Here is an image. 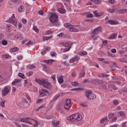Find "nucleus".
Instances as JSON below:
<instances>
[{
	"label": "nucleus",
	"instance_id": "obj_12",
	"mask_svg": "<svg viewBox=\"0 0 127 127\" xmlns=\"http://www.w3.org/2000/svg\"><path fill=\"white\" fill-rule=\"evenodd\" d=\"M64 76L63 75H60L59 77H58V81L59 84H62L63 83H64Z\"/></svg>",
	"mask_w": 127,
	"mask_h": 127
},
{
	"label": "nucleus",
	"instance_id": "obj_39",
	"mask_svg": "<svg viewBox=\"0 0 127 127\" xmlns=\"http://www.w3.org/2000/svg\"><path fill=\"white\" fill-rule=\"evenodd\" d=\"M119 52L121 54V56H125V51L120 50Z\"/></svg>",
	"mask_w": 127,
	"mask_h": 127
},
{
	"label": "nucleus",
	"instance_id": "obj_21",
	"mask_svg": "<svg viewBox=\"0 0 127 127\" xmlns=\"http://www.w3.org/2000/svg\"><path fill=\"white\" fill-rule=\"evenodd\" d=\"M106 122V123L109 122V119H108V117H104L100 120V123L103 124V123H105Z\"/></svg>",
	"mask_w": 127,
	"mask_h": 127
},
{
	"label": "nucleus",
	"instance_id": "obj_7",
	"mask_svg": "<svg viewBox=\"0 0 127 127\" xmlns=\"http://www.w3.org/2000/svg\"><path fill=\"white\" fill-rule=\"evenodd\" d=\"M9 90H10V86H4L1 91L2 95L6 96V95H7L9 93Z\"/></svg>",
	"mask_w": 127,
	"mask_h": 127
},
{
	"label": "nucleus",
	"instance_id": "obj_63",
	"mask_svg": "<svg viewBox=\"0 0 127 127\" xmlns=\"http://www.w3.org/2000/svg\"><path fill=\"white\" fill-rule=\"evenodd\" d=\"M84 75H85V72H82L79 74L80 77H84Z\"/></svg>",
	"mask_w": 127,
	"mask_h": 127
},
{
	"label": "nucleus",
	"instance_id": "obj_29",
	"mask_svg": "<svg viewBox=\"0 0 127 127\" xmlns=\"http://www.w3.org/2000/svg\"><path fill=\"white\" fill-rule=\"evenodd\" d=\"M87 54H88V53L85 51H82L81 52L79 53V55H80V56H86Z\"/></svg>",
	"mask_w": 127,
	"mask_h": 127
},
{
	"label": "nucleus",
	"instance_id": "obj_53",
	"mask_svg": "<svg viewBox=\"0 0 127 127\" xmlns=\"http://www.w3.org/2000/svg\"><path fill=\"white\" fill-rule=\"evenodd\" d=\"M73 59H74V61H78V60H80V58L76 56L73 58Z\"/></svg>",
	"mask_w": 127,
	"mask_h": 127
},
{
	"label": "nucleus",
	"instance_id": "obj_6",
	"mask_svg": "<svg viewBox=\"0 0 127 127\" xmlns=\"http://www.w3.org/2000/svg\"><path fill=\"white\" fill-rule=\"evenodd\" d=\"M85 94L88 100H95L96 99V95L92 93L91 91L86 92Z\"/></svg>",
	"mask_w": 127,
	"mask_h": 127
},
{
	"label": "nucleus",
	"instance_id": "obj_54",
	"mask_svg": "<svg viewBox=\"0 0 127 127\" xmlns=\"http://www.w3.org/2000/svg\"><path fill=\"white\" fill-rule=\"evenodd\" d=\"M26 45H31L33 44V42L32 41H29L28 42L26 43Z\"/></svg>",
	"mask_w": 127,
	"mask_h": 127
},
{
	"label": "nucleus",
	"instance_id": "obj_5",
	"mask_svg": "<svg viewBox=\"0 0 127 127\" xmlns=\"http://www.w3.org/2000/svg\"><path fill=\"white\" fill-rule=\"evenodd\" d=\"M9 22L16 27L17 25V19L15 18L14 14H13L12 16L9 19Z\"/></svg>",
	"mask_w": 127,
	"mask_h": 127
},
{
	"label": "nucleus",
	"instance_id": "obj_41",
	"mask_svg": "<svg viewBox=\"0 0 127 127\" xmlns=\"http://www.w3.org/2000/svg\"><path fill=\"white\" fill-rule=\"evenodd\" d=\"M5 102L4 101H2L1 103H0V106L2 107V108H4L5 107Z\"/></svg>",
	"mask_w": 127,
	"mask_h": 127
},
{
	"label": "nucleus",
	"instance_id": "obj_18",
	"mask_svg": "<svg viewBox=\"0 0 127 127\" xmlns=\"http://www.w3.org/2000/svg\"><path fill=\"white\" fill-rule=\"evenodd\" d=\"M21 80L19 79H16L12 82V85L14 86L17 85L18 83H20Z\"/></svg>",
	"mask_w": 127,
	"mask_h": 127
},
{
	"label": "nucleus",
	"instance_id": "obj_14",
	"mask_svg": "<svg viewBox=\"0 0 127 127\" xmlns=\"http://www.w3.org/2000/svg\"><path fill=\"white\" fill-rule=\"evenodd\" d=\"M45 82L44 83V84H43V86L45 87V88H46L47 89H49L51 87L50 83L47 81V80L46 79V81H45Z\"/></svg>",
	"mask_w": 127,
	"mask_h": 127
},
{
	"label": "nucleus",
	"instance_id": "obj_36",
	"mask_svg": "<svg viewBox=\"0 0 127 127\" xmlns=\"http://www.w3.org/2000/svg\"><path fill=\"white\" fill-rule=\"evenodd\" d=\"M3 58H6V59H11V56H9L8 55H3Z\"/></svg>",
	"mask_w": 127,
	"mask_h": 127
},
{
	"label": "nucleus",
	"instance_id": "obj_23",
	"mask_svg": "<svg viewBox=\"0 0 127 127\" xmlns=\"http://www.w3.org/2000/svg\"><path fill=\"white\" fill-rule=\"evenodd\" d=\"M71 85L72 86H73V87H79L80 86V84L77 83V81L71 82Z\"/></svg>",
	"mask_w": 127,
	"mask_h": 127
},
{
	"label": "nucleus",
	"instance_id": "obj_60",
	"mask_svg": "<svg viewBox=\"0 0 127 127\" xmlns=\"http://www.w3.org/2000/svg\"><path fill=\"white\" fill-rule=\"evenodd\" d=\"M17 59L18 60H22V56H18L17 57Z\"/></svg>",
	"mask_w": 127,
	"mask_h": 127
},
{
	"label": "nucleus",
	"instance_id": "obj_16",
	"mask_svg": "<svg viewBox=\"0 0 127 127\" xmlns=\"http://www.w3.org/2000/svg\"><path fill=\"white\" fill-rule=\"evenodd\" d=\"M64 95V93L63 92H60L58 95L55 96L53 98L54 100H57L58 99H59V97H62V96Z\"/></svg>",
	"mask_w": 127,
	"mask_h": 127
},
{
	"label": "nucleus",
	"instance_id": "obj_46",
	"mask_svg": "<svg viewBox=\"0 0 127 127\" xmlns=\"http://www.w3.org/2000/svg\"><path fill=\"white\" fill-rule=\"evenodd\" d=\"M86 16H87V17H89V18H92V17H93V15L92 14L87 13L86 14Z\"/></svg>",
	"mask_w": 127,
	"mask_h": 127
},
{
	"label": "nucleus",
	"instance_id": "obj_64",
	"mask_svg": "<svg viewBox=\"0 0 127 127\" xmlns=\"http://www.w3.org/2000/svg\"><path fill=\"white\" fill-rule=\"evenodd\" d=\"M1 82H3V77L0 74V83H1Z\"/></svg>",
	"mask_w": 127,
	"mask_h": 127
},
{
	"label": "nucleus",
	"instance_id": "obj_22",
	"mask_svg": "<svg viewBox=\"0 0 127 127\" xmlns=\"http://www.w3.org/2000/svg\"><path fill=\"white\" fill-rule=\"evenodd\" d=\"M14 39L15 40H22V37L21 36H20L19 35H17L15 36Z\"/></svg>",
	"mask_w": 127,
	"mask_h": 127
},
{
	"label": "nucleus",
	"instance_id": "obj_27",
	"mask_svg": "<svg viewBox=\"0 0 127 127\" xmlns=\"http://www.w3.org/2000/svg\"><path fill=\"white\" fill-rule=\"evenodd\" d=\"M17 50H18V48L16 47H14L10 49V52H15V51H17Z\"/></svg>",
	"mask_w": 127,
	"mask_h": 127
},
{
	"label": "nucleus",
	"instance_id": "obj_45",
	"mask_svg": "<svg viewBox=\"0 0 127 127\" xmlns=\"http://www.w3.org/2000/svg\"><path fill=\"white\" fill-rule=\"evenodd\" d=\"M63 59H64V60H66L69 58V56L67 55H64L63 56Z\"/></svg>",
	"mask_w": 127,
	"mask_h": 127
},
{
	"label": "nucleus",
	"instance_id": "obj_1",
	"mask_svg": "<svg viewBox=\"0 0 127 127\" xmlns=\"http://www.w3.org/2000/svg\"><path fill=\"white\" fill-rule=\"evenodd\" d=\"M20 121L21 122V123H27V124H30V125H34V127H37L38 126V122L29 118H21Z\"/></svg>",
	"mask_w": 127,
	"mask_h": 127
},
{
	"label": "nucleus",
	"instance_id": "obj_37",
	"mask_svg": "<svg viewBox=\"0 0 127 127\" xmlns=\"http://www.w3.org/2000/svg\"><path fill=\"white\" fill-rule=\"evenodd\" d=\"M64 26L66 28H70V26H71V24L69 23H64Z\"/></svg>",
	"mask_w": 127,
	"mask_h": 127
},
{
	"label": "nucleus",
	"instance_id": "obj_31",
	"mask_svg": "<svg viewBox=\"0 0 127 127\" xmlns=\"http://www.w3.org/2000/svg\"><path fill=\"white\" fill-rule=\"evenodd\" d=\"M91 1H93L96 3V4H99L102 2V0H90Z\"/></svg>",
	"mask_w": 127,
	"mask_h": 127
},
{
	"label": "nucleus",
	"instance_id": "obj_24",
	"mask_svg": "<svg viewBox=\"0 0 127 127\" xmlns=\"http://www.w3.org/2000/svg\"><path fill=\"white\" fill-rule=\"evenodd\" d=\"M52 123L55 127H57L58 126H59V125H60L59 121H57V122L55 121H52Z\"/></svg>",
	"mask_w": 127,
	"mask_h": 127
},
{
	"label": "nucleus",
	"instance_id": "obj_52",
	"mask_svg": "<svg viewBox=\"0 0 127 127\" xmlns=\"http://www.w3.org/2000/svg\"><path fill=\"white\" fill-rule=\"evenodd\" d=\"M100 76L102 77V78H106L107 77H109V75L105 74L104 73H102Z\"/></svg>",
	"mask_w": 127,
	"mask_h": 127
},
{
	"label": "nucleus",
	"instance_id": "obj_9",
	"mask_svg": "<svg viewBox=\"0 0 127 127\" xmlns=\"http://www.w3.org/2000/svg\"><path fill=\"white\" fill-rule=\"evenodd\" d=\"M40 92V97H45L48 96L49 93L47 90L42 89L39 90Z\"/></svg>",
	"mask_w": 127,
	"mask_h": 127
},
{
	"label": "nucleus",
	"instance_id": "obj_42",
	"mask_svg": "<svg viewBox=\"0 0 127 127\" xmlns=\"http://www.w3.org/2000/svg\"><path fill=\"white\" fill-rule=\"evenodd\" d=\"M108 56H110L111 57H116V55L115 54H112L110 52L108 53Z\"/></svg>",
	"mask_w": 127,
	"mask_h": 127
},
{
	"label": "nucleus",
	"instance_id": "obj_38",
	"mask_svg": "<svg viewBox=\"0 0 127 127\" xmlns=\"http://www.w3.org/2000/svg\"><path fill=\"white\" fill-rule=\"evenodd\" d=\"M18 76L22 79H25V76H24V74L22 73H18Z\"/></svg>",
	"mask_w": 127,
	"mask_h": 127
},
{
	"label": "nucleus",
	"instance_id": "obj_8",
	"mask_svg": "<svg viewBox=\"0 0 127 127\" xmlns=\"http://www.w3.org/2000/svg\"><path fill=\"white\" fill-rule=\"evenodd\" d=\"M63 45L64 47H67V48L64 49V52H67V51H69L70 49H71V43L69 42L63 43Z\"/></svg>",
	"mask_w": 127,
	"mask_h": 127
},
{
	"label": "nucleus",
	"instance_id": "obj_49",
	"mask_svg": "<svg viewBox=\"0 0 127 127\" xmlns=\"http://www.w3.org/2000/svg\"><path fill=\"white\" fill-rule=\"evenodd\" d=\"M99 86L102 89H106V86L104 85V83L103 82H102L101 84H99Z\"/></svg>",
	"mask_w": 127,
	"mask_h": 127
},
{
	"label": "nucleus",
	"instance_id": "obj_43",
	"mask_svg": "<svg viewBox=\"0 0 127 127\" xmlns=\"http://www.w3.org/2000/svg\"><path fill=\"white\" fill-rule=\"evenodd\" d=\"M28 67L29 69H33V68L35 67V65H34V64H30L28 65Z\"/></svg>",
	"mask_w": 127,
	"mask_h": 127
},
{
	"label": "nucleus",
	"instance_id": "obj_32",
	"mask_svg": "<svg viewBox=\"0 0 127 127\" xmlns=\"http://www.w3.org/2000/svg\"><path fill=\"white\" fill-rule=\"evenodd\" d=\"M51 38H52V36L49 37L44 36L43 37V40L45 41L46 40H49V39H51Z\"/></svg>",
	"mask_w": 127,
	"mask_h": 127
},
{
	"label": "nucleus",
	"instance_id": "obj_56",
	"mask_svg": "<svg viewBox=\"0 0 127 127\" xmlns=\"http://www.w3.org/2000/svg\"><path fill=\"white\" fill-rule=\"evenodd\" d=\"M21 21H22V22L24 24H25L27 22V21H26V20L25 19H24V18H22V19H21Z\"/></svg>",
	"mask_w": 127,
	"mask_h": 127
},
{
	"label": "nucleus",
	"instance_id": "obj_50",
	"mask_svg": "<svg viewBox=\"0 0 127 127\" xmlns=\"http://www.w3.org/2000/svg\"><path fill=\"white\" fill-rule=\"evenodd\" d=\"M2 45H6L7 44V41L5 40H3L2 41Z\"/></svg>",
	"mask_w": 127,
	"mask_h": 127
},
{
	"label": "nucleus",
	"instance_id": "obj_10",
	"mask_svg": "<svg viewBox=\"0 0 127 127\" xmlns=\"http://www.w3.org/2000/svg\"><path fill=\"white\" fill-rule=\"evenodd\" d=\"M71 104V100L67 99L64 101V108L65 110H69L70 109V105Z\"/></svg>",
	"mask_w": 127,
	"mask_h": 127
},
{
	"label": "nucleus",
	"instance_id": "obj_57",
	"mask_svg": "<svg viewBox=\"0 0 127 127\" xmlns=\"http://www.w3.org/2000/svg\"><path fill=\"white\" fill-rule=\"evenodd\" d=\"M30 80L29 79H25L24 80V83L25 84V85H26V84H27V83H28V82H30Z\"/></svg>",
	"mask_w": 127,
	"mask_h": 127
},
{
	"label": "nucleus",
	"instance_id": "obj_47",
	"mask_svg": "<svg viewBox=\"0 0 127 127\" xmlns=\"http://www.w3.org/2000/svg\"><path fill=\"white\" fill-rule=\"evenodd\" d=\"M51 56L52 57H55L56 56V53L55 52H52L51 53Z\"/></svg>",
	"mask_w": 127,
	"mask_h": 127
},
{
	"label": "nucleus",
	"instance_id": "obj_51",
	"mask_svg": "<svg viewBox=\"0 0 127 127\" xmlns=\"http://www.w3.org/2000/svg\"><path fill=\"white\" fill-rule=\"evenodd\" d=\"M58 37H60V38H62L63 36H64V34L63 33H61L58 35Z\"/></svg>",
	"mask_w": 127,
	"mask_h": 127
},
{
	"label": "nucleus",
	"instance_id": "obj_40",
	"mask_svg": "<svg viewBox=\"0 0 127 127\" xmlns=\"http://www.w3.org/2000/svg\"><path fill=\"white\" fill-rule=\"evenodd\" d=\"M33 75V71H30L28 73H27L26 75L27 77H30V76H32Z\"/></svg>",
	"mask_w": 127,
	"mask_h": 127
},
{
	"label": "nucleus",
	"instance_id": "obj_48",
	"mask_svg": "<svg viewBox=\"0 0 127 127\" xmlns=\"http://www.w3.org/2000/svg\"><path fill=\"white\" fill-rule=\"evenodd\" d=\"M114 117H115V114H110L108 116L109 119H113V118H114Z\"/></svg>",
	"mask_w": 127,
	"mask_h": 127
},
{
	"label": "nucleus",
	"instance_id": "obj_20",
	"mask_svg": "<svg viewBox=\"0 0 127 127\" xmlns=\"http://www.w3.org/2000/svg\"><path fill=\"white\" fill-rule=\"evenodd\" d=\"M19 12H23L24 11V6L21 5L18 9Z\"/></svg>",
	"mask_w": 127,
	"mask_h": 127
},
{
	"label": "nucleus",
	"instance_id": "obj_28",
	"mask_svg": "<svg viewBox=\"0 0 127 127\" xmlns=\"http://www.w3.org/2000/svg\"><path fill=\"white\" fill-rule=\"evenodd\" d=\"M90 82L92 84H95V85H97V84H98V83H99V81L98 80V79H92L90 81Z\"/></svg>",
	"mask_w": 127,
	"mask_h": 127
},
{
	"label": "nucleus",
	"instance_id": "obj_61",
	"mask_svg": "<svg viewBox=\"0 0 127 127\" xmlns=\"http://www.w3.org/2000/svg\"><path fill=\"white\" fill-rule=\"evenodd\" d=\"M114 105H118L119 104V101L117 100H115L113 102Z\"/></svg>",
	"mask_w": 127,
	"mask_h": 127
},
{
	"label": "nucleus",
	"instance_id": "obj_26",
	"mask_svg": "<svg viewBox=\"0 0 127 127\" xmlns=\"http://www.w3.org/2000/svg\"><path fill=\"white\" fill-rule=\"evenodd\" d=\"M118 116H120L122 118H125L126 117V114L123 111H120L118 113Z\"/></svg>",
	"mask_w": 127,
	"mask_h": 127
},
{
	"label": "nucleus",
	"instance_id": "obj_30",
	"mask_svg": "<svg viewBox=\"0 0 127 127\" xmlns=\"http://www.w3.org/2000/svg\"><path fill=\"white\" fill-rule=\"evenodd\" d=\"M119 12L120 14L123 13H126V12H127V9H122L119 10Z\"/></svg>",
	"mask_w": 127,
	"mask_h": 127
},
{
	"label": "nucleus",
	"instance_id": "obj_4",
	"mask_svg": "<svg viewBox=\"0 0 127 127\" xmlns=\"http://www.w3.org/2000/svg\"><path fill=\"white\" fill-rule=\"evenodd\" d=\"M50 21L53 23L57 22V21H58V16H57V14H56L55 13H51Z\"/></svg>",
	"mask_w": 127,
	"mask_h": 127
},
{
	"label": "nucleus",
	"instance_id": "obj_44",
	"mask_svg": "<svg viewBox=\"0 0 127 127\" xmlns=\"http://www.w3.org/2000/svg\"><path fill=\"white\" fill-rule=\"evenodd\" d=\"M33 30H34V31H35V32H36L37 33H38V32H39V30H38V29L36 27H33Z\"/></svg>",
	"mask_w": 127,
	"mask_h": 127
},
{
	"label": "nucleus",
	"instance_id": "obj_55",
	"mask_svg": "<svg viewBox=\"0 0 127 127\" xmlns=\"http://www.w3.org/2000/svg\"><path fill=\"white\" fill-rule=\"evenodd\" d=\"M45 107V105H43L40 106L39 107H38V108L36 110V111H39V110L44 108Z\"/></svg>",
	"mask_w": 127,
	"mask_h": 127
},
{
	"label": "nucleus",
	"instance_id": "obj_25",
	"mask_svg": "<svg viewBox=\"0 0 127 127\" xmlns=\"http://www.w3.org/2000/svg\"><path fill=\"white\" fill-rule=\"evenodd\" d=\"M59 12L61 14H64V13H65V12H66V10L64 8H60L59 9Z\"/></svg>",
	"mask_w": 127,
	"mask_h": 127
},
{
	"label": "nucleus",
	"instance_id": "obj_59",
	"mask_svg": "<svg viewBox=\"0 0 127 127\" xmlns=\"http://www.w3.org/2000/svg\"><path fill=\"white\" fill-rule=\"evenodd\" d=\"M51 78L53 79L54 81H56V76L54 75L51 76Z\"/></svg>",
	"mask_w": 127,
	"mask_h": 127
},
{
	"label": "nucleus",
	"instance_id": "obj_19",
	"mask_svg": "<svg viewBox=\"0 0 127 127\" xmlns=\"http://www.w3.org/2000/svg\"><path fill=\"white\" fill-rule=\"evenodd\" d=\"M69 29L70 32H78L79 31V30L78 29L73 27H69Z\"/></svg>",
	"mask_w": 127,
	"mask_h": 127
},
{
	"label": "nucleus",
	"instance_id": "obj_33",
	"mask_svg": "<svg viewBox=\"0 0 127 127\" xmlns=\"http://www.w3.org/2000/svg\"><path fill=\"white\" fill-rule=\"evenodd\" d=\"M107 11L110 13H113V12H115V11H116V10L115 9V8H108Z\"/></svg>",
	"mask_w": 127,
	"mask_h": 127
},
{
	"label": "nucleus",
	"instance_id": "obj_17",
	"mask_svg": "<svg viewBox=\"0 0 127 127\" xmlns=\"http://www.w3.org/2000/svg\"><path fill=\"white\" fill-rule=\"evenodd\" d=\"M54 62V60H44V63H46L48 65H51L52 63Z\"/></svg>",
	"mask_w": 127,
	"mask_h": 127
},
{
	"label": "nucleus",
	"instance_id": "obj_58",
	"mask_svg": "<svg viewBox=\"0 0 127 127\" xmlns=\"http://www.w3.org/2000/svg\"><path fill=\"white\" fill-rule=\"evenodd\" d=\"M109 3H115V2H116V0H109Z\"/></svg>",
	"mask_w": 127,
	"mask_h": 127
},
{
	"label": "nucleus",
	"instance_id": "obj_11",
	"mask_svg": "<svg viewBox=\"0 0 127 127\" xmlns=\"http://www.w3.org/2000/svg\"><path fill=\"white\" fill-rule=\"evenodd\" d=\"M46 80V79H42V78L35 79L36 82L39 83L40 85H44V83H45Z\"/></svg>",
	"mask_w": 127,
	"mask_h": 127
},
{
	"label": "nucleus",
	"instance_id": "obj_3",
	"mask_svg": "<svg viewBox=\"0 0 127 127\" xmlns=\"http://www.w3.org/2000/svg\"><path fill=\"white\" fill-rule=\"evenodd\" d=\"M101 31H102L101 27H98L95 28L91 33L90 38H91V39H93V40H96V39L98 38V36L96 35V34L99 33V32H101Z\"/></svg>",
	"mask_w": 127,
	"mask_h": 127
},
{
	"label": "nucleus",
	"instance_id": "obj_15",
	"mask_svg": "<svg viewBox=\"0 0 127 127\" xmlns=\"http://www.w3.org/2000/svg\"><path fill=\"white\" fill-rule=\"evenodd\" d=\"M108 22L109 24H111V25H115L116 24H118V21L115 20H108Z\"/></svg>",
	"mask_w": 127,
	"mask_h": 127
},
{
	"label": "nucleus",
	"instance_id": "obj_34",
	"mask_svg": "<svg viewBox=\"0 0 127 127\" xmlns=\"http://www.w3.org/2000/svg\"><path fill=\"white\" fill-rule=\"evenodd\" d=\"M53 33V31H51V30H47L45 32L46 35H49V34H52Z\"/></svg>",
	"mask_w": 127,
	"mask_h": 127
},
{
	"label": "nucleus",
	"instance_id": "obj_2",
	"mask_svg": "<svg viewBox=\"0 0 127 127\" xmlns=\"http://www.w3.org/2000/svg\"><path fill=\"white\" fill-rule=\"evenodd\" d=\"M67 120L70 122H74V121H81L82 120V115L79 113L71 115L67 117Z\"/></svg>",
	"mask_w": 127,
	"mask_h": 127
},
{
	"label": "nucleus",
	"instance_id": "obj_35",
	"mask_svg": "<svg viewBox=\"0 0 127 127\" xmlns=\"http://www.w3.org/2000/svg\"><path fill=\"white\" fill-rule=\"evenodd\" d=\"M117 37L116 34H112V35L109 36V39H115Z\"/></svg>",
	"mask_w": 127,
	"mask_h": 127
},
{
	"label": "nucleus",
	"instance_id": "obj_62",
	"mask_svg": "<svg viewBox=\"0 0 127 127\" xmlns=\"http://www.w3.org/2000/svg\"><path fill=\"white\" fill-rule=\"evenodd\" d=\"M111 52L112 53H117V50H116V49H113L111 50Z\"/></svg>",
	"mask_w": 127,
	"mask_h": 127
},
{
	"label": "nucleus",
	"instance_id": "obj_13",
	"mask_svg": "<svg viewBox=\"0 0 127 127\" xmlns=\"http://www.w3.org/2000/svg\"><path fill=\"white\" fill-rule=\"evenodd\" d=\"M93 13L94 14V16H96V17H99L100 16H102L103 14H104V13L100 12H98L97 11H93Z\"/></svg>",
	"mask_w": 127,
	"mask_h": 127
}]
</instances>
